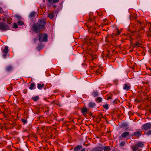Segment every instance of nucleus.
Returning a JSON list of instances; mask_svg holds the SVG:
<instances>
[{"label": "nucleus", "mask_w": 151, "mask_h": 151, "mask_svg": "<svg viewBox=\"0 0 151 151\" xmlns=\"http://www.w3.org/2000/svg\"><path fill=\"white\" fill-rule=\"evenodd\" d=\"M10 90L11 91H12L13 89V87L12 86H10Z\"/></svg>", "instance_id": "37998d69"}, {"label": "nucleus", "mask_w": 151, "mask_h": 151, "mask_svg": "<svg viewBox=\"0 0 151 151\" xmlns=\"http://www.w3.org/2000/svg\"><path fill=\"white\" fill-rule=\"evenodd\" d=\"M140 30H141V29L139 30H138V31H140Z\"/></svg>", "instance_id": "bf43d9fd"}, {"label": "nucleus", "mask_w": 151, "mask_h": 151, "mask_svg": "<svg viewBox=\"0 0 151 151\" xmlns=\"http://www.w3.org/2000/svg\"><path fill=\"white\" fill-rule=\"evenodd\" d=\"M134 32V31H133V32H132V33H133V32Z\"/></svg>", "instance_id": "13d9d810"}, {"label": "nucleus", "mask_w": 151, "mask_h": 151, "mask_svg": "<svg viewBox=\"0 0 151 151\" xmlns=\"http://www.w3.org/2000/svg\"><path fill=\"white\" fill-rule=\"evenodd\" d=\"M35 12H32L30 13L29 15V17L31 18L35 16Z\"/></svg>", "instance_id": "f3484780"}, {"label": "nucleus", "mask_w": 151, "mask_h": 151, "mask_svg": "<svg viewBox=\"0 0 151 151\" xmlns=\"http://www.w3.org/2000/svg\"><path fill=\"white\" fill-rule=\"evenodd\" d=\"M45 86V84L42 83V84H37V88L39 89H41Z\"/></svg>", "instance_id": "2eb2a0df"}, {"label": "nucleus", "mask_w": 151, "mask_h": 151, "mask_svg": "<svg viewBox=\"0 0 151 151\" xmlns=\"http://www.w3.org/2000/svg\"><path fill=\"white\" fill-rule=\"evenodd\" d=\"M48 35L46 33L40 34L39 40L40 42H47Z\"/></svg>", "instance_id": "f03ea898"}, {"label": "nucleus", "mask_w": 151, "mask_h": 151, "mask_svg": "<svg viewBox=\"0 0 151 151\" xmlns=\"http://www.w3.org/2000/svg\"><path fill=\"white\" fill-rule=\"evenodd\" d=\"M88 112L87 109V108H82L81 109V112L84 115L87 114Z\"/></svg>", "instance_id": "ddd939ff"}, {"label": "nucleus", "mask_w": 151, "mask_h": 151, "mask_svg": "<svg viewBox=\"0 0 151 151\" xmlns=\"http://www.w3.org/2000/svg\"><path fill=\"white\" fill-rule=\"evenodd\" d=\"M13 69V67L11 65L7 66L6 68V70L7 71L9 72L11 71Z\"/></svg>", "instance_id": "f8f14e48"}, {"label": "nucleus", "mask_w": 151, "mask_h": 151, "mask_svg": "<svg viewBox=\"0 0 151 151\" xmlns=\"http://www.w3.org/2000/svg\"><path fill=\"white\" fill-rule=\"evenodd\" d=\"M142 128L143 130L145 131L150 129H151V123H145L142 125Z\"/></svg>", "instance_id": "20e7f679"}, {"label": "nucleus", "mask_w": 151, "mask_h": 151, "mask_svg": "<svg viewBox=\"0 0 151 151\" xmlns=\"http://www.w3.org/2000/svg\"><path fill=\"white\" fill-rule=\"evenodd\" d=\"M129 134V132H125L123 133L121 135V137L123 138H126L128 136Z\"/></svg>", "instance_id": "9d476101"}, {"label": "nucleus", "mask_w": 151, "mask_h": 151, "mask_svg": "<svg viewBox=\"0 0 151 151\" xmlns=\"http://www.w3.org/2000/svg\"><path fill=\"white\" fill-rule=\"evenodd\" d=\"M19 17H20V16H17V18H19Z\"/></svg>", "instance_id": "09e8293b"}, {"label": "nucleus", "mask_w": 151, "mask_h": 151, "mask_svg": "<svg viewBox=\"0 0 151 151\" xmlns=\"http://www.w3.org/2000/svg\"><path fill=\"white\" fill-rule=\"evenodd\" d=\"M8 47L7 46H6L5 47L4 49L3 50V52L4 53H8Z\"/></svg>", "instance_id": "412c9836"}, {"label": "nucleus", "mask_w": 151, "mask_h": 151, "mask_svg": "<svg viewBox=\"0 0 151 151\" xmlns=\"http://www.w3.org/2000/svg\"><path fill=\"white\" fill-rule=\"evenodd\" d=\"M48 1L49 3H51L52 1V0H48Z\"/></svg>", "instance_id": "49530a36"}, {"label": "nucleus", "mask_w": 151, "mask_h": 151, "mask_svg": "<svg viewBox=\"0 0 151 151\" xmlns=\"http://www.w3.org/2000/svg\"><path fill=\"white\" fill-rule=\"evenodd\" d=\"M131 44L132 47L133 48L140 47L141 45V43L137 41L135 42V43L134 44H133L132 42H131Z\"/></svg>", "instance_id": "0eeeda50"}, {"label": "nucleus", "mask_w": 151, "mask_h": 151, "mask_svg": "<svg viewBox=\"0 0 151 151\" xmlns=\"http://www.w3.org/2000/svg\"><path fill=\"white\" fill-rule=\"evenodd\" d=\"M142 132L141 131H137L136 132H134L133 134L132 135V136H135L136 137H139L141 136V134Z\"/></svg>", "instance_id": "1a4fd4ad"}, {"label": "nucleus", "mask_w": 151, "mask_h": 151, "mask_svg": "<svg viewBox=\"0 0 151 151\" xmlns=\"http://www.w3.org/2000/svg\"><path fill=\"white\" fill-rule=\"evenodd\" d=\"M22 121L24 124H26L27 122V121L26 119H22Z\"/></svg>", "instance_id": "c9c22d12"}, {"label": "nucleus", "mask_w": 151, "mask_h": 151, "mask_svg": "<svg viewBox=\"0 0 151 151\" xmlns=\"http://www.w3.org/2000/svg\"><path fill=\"white\" fill-rule=\"evenodd\" d=\"M43 2H45V0H43Z\"/></svg>", "instance_id": "864d4df0"}, {"label": "nucleus", "mask_w": 151, "mask_h": 151, "mask_svg": "<svg viewBox=\"0 0 151 151\" xmlns=\"http://www.w3.org/2000/svg\"><path fill=\"white\" fill-rule=\"evenodd\" d=\"M2 20H3V21H5V19H3Z\"/></svg>", "instance_id": "3c124183"}, {"label": "nucleus", "mask_w": 151, "mask_h": 151, "mask_svg": "<svg viewBox=\"0 0 151 151\" xmlns=\"http://www.w3.org/2000/svg\"><path fill=\"white\" fill-rule=\"evenodd\" d=\"M10 29V27L9 25L6 24L4 22H0V30L2 31H5Z\"/></svg>", "instance_id": "7ed1b4c3"}, {"label": "nucleus", "mask_w": 151, "mask_h": 151, "mask_svg": "<svg viewBox=\"0 0 151 151\" xmlns=\"http://www.w3.org/2000/svg\"><path fill=\"white\" fill-rule=\"evenodd\" d=\"M13 27L14 28H17L18 27V25L16 23L13 24Z\"/></svg>", "instance_id": "473e14b6"}, {"label": "nucleus", "mask_w": 151, "mask_h": 151, "mask_svg": "<svg viewBox=\"0 0 151 151\" xmlns=\"http://www.w3.org/2000/svg\"><path fill=\"white\" fill-rule=\"evenodd\" d=\"M95 18H94V17H91V16H90L89 19H88V21L89 22H91Z\"/></svg>", "instance_id": "7c9ffc66"}, {"label": "nucleus", "mask_w": 151, "mask_h": 151, "mask_svg": "<svg viewBox=\"0 0 151 151\" xmlns=\"http://www.w3.org/2000/svg\"><path fill=\"white\" fill-rule=\"evenodd\" d=\"M96 101L98 103H100L102 101V99L100 97H98L96 99Z\"/></svg>", "instance_id": "aec40b11"}, {"label": "nucleus", "mask_w": 151, "mask_h": 151, "mask_svg": "<svg viewBox=\"0 0 151 151\" xmlns=\"http://www.w3.org/2000/svg\"><path fill=\"white\" fill-rule=\"evenodd\" d=\"M59 1V0H53V2L54 3H55L58 2Z\"/></svg>", "instance_id": "ea45409f"}, {"label": "nucleus", "mask_w": 151, "mask_h": 151, "mask_svg": "<svg viewBox=\"0 0 151 151\" xmlns=\"http://www.w3.org/2000/svg\"><path fill=\"white\" fill-rule=\"evenodd\" d=\"M7 55V53H4V54L3 55V56L5 58H6Z\"/></svg>", "instance_id": "4c0bfd02"}, {"label": "nucleus", "mask_w": 151, "mask_h": 151, "mask_svg": "<svg viewBox=\"0 0 151 151\" xmlns=\"http://www.w3.org/2000/svg\"><path fill=\"white\" fill-rule=\"evenodd\" d=\"M106 19H105L104 20V21L105 22V21H106Z\"/></svg>", "instance_id": "603ef678"}, {"label": "nucleus", "mask_w": 151, "mask_h": 151, "mask_svg": "<svg viewBox=\"0 0 151 151\" xmlns=\"http://www.w3.org/2000/svg\"><path fill=\"white\" fill-rule=\"evenodd\" d=\"M147 36H151V29H149V31L147 32Z\"/></svg>", "instance_id": "cd10ccee"}, {"label": "nucleus", "mask_w": 151, "mask_h": 151, "mask_svg": "<svg viewBox=\"0 0 151 151\" xmlns=\"http://www.w3.org/2000/svg\"><path fill=\"white\" fill-rule=\"evenodd\" d=\"M6 22L8 24L11 23L12 22V19L10 17L7 18L6 19Z\"/></svg>", "instance_id": "4be33fe9"}, {"label": "nucleus", "mask_w": 151, "mask_h": 151, "mask_svg": "<svg viewBox=\"0 0 151 151\" xmlns=\"http://www.w3.org/2000/svg\"><path fill=\"white\" fill-rule=\"evenodd\" d=\"M39 97L38 96H35L32 98V99L35 101H37L39 99Z\"/></svg>", "instance_id": "b1692460"}, {"label": "nucleus", "mask_w": 151, "mask_h": 151, "mask_svg": "<svg viewBox=\"0 0 151 151\" xmlns=\"http://www.w3.org/2000/svg\"><path fill=\"white\" fill-rule=\"evenodd\" d=\"M101 70L100 69L97 70L96 72V74H99L101 71Z\"/></svg>", "instance_id": "f704fd0d"}, {"label": "nucleus", "mask_w": 151, "mask_h": 151, "mask_svg": "<svg viewBox=\"0 0 151 151\" xmlns=\"http://www.w3.org/2000/svg\"><path fill=\"white\" fill-rule=\"evenodd\" d=\"M111 99V97L110 96H109L107 97V99Z\"/></svg>", "instance_id": "c03bdc74"}, {"label": "nucleus", "mask_w": 151, "mask_h": 151, "mask_svg": "<svg viewBox=\"0 0 151 151\" xmlns=\"http://www.w3.org/2000/svg\"><path fill=\"white\" fill-rule=\"evenodd\" d=\"M98 93L97 91H94L92 93V95L94 97H96L98 96Z\"/></svg>", "instance_id": "5701e85b"}, {"label": "nucleus", "mask_w": 151, "mask_h": 151, "mask_svg": "<svg viewBox=\"0 0 151 151\" xmlns=\"http://www.w3.org/2000/svg\"><path fill=\"white\" fill-rule=\"evenodd\" d=\"M132 50H131L130 51L131 52H132Z\"/></svg>", "instance_id": "052dcab7"}, {"label": "nucleus", "mask_w": 151, "mask_h": 151, "mask_svg": "<svg viewBox=\"0 0 151 151\" xmlns=\"http://www.w3.org/2000/svg\"><path fill=\"white\" fill-rule=\"evenodd\" d=\"M47 17H48L50 18V19H52L54 18L55 15L53 13H50L48 14Z\"/></svg>", "instance_id": "a211bd4d"}, {"label": "nucleus", "mask_w": 151, "mask_h": 151, "mask_svg": "<svg viewBox=\"0 0 151 151\" xmlns=\"http://www.w3.org/2000/svg\"><path fill=\"white\" fill-rule=\"evenodd\" d=\"M54 101H52V103H53V102H54Z\"/></svg>", "instance_id": "680f3d73"}, {"label": "nucleus", "mask_w": 151, "mask_h": 151, "mask_svg": "<svg viewBox=\"0 0 151 151\" xmlns=\"http://www.w3.org/2000/svg\"><path fill=\"white\" fill-rule=\"evenodd\" d=\"M131 88V85L129 83H125L124 84L123 86V89L126 91H128Z\"/></svg>", "instance_id": "423d86ee"}, {"label": "nucleus", "mask_w": 151, "mask_h": 151, "mask_svg": "<svg viewBox=\"0 0 151 151\" xmlns=\"http://www.w3.org/2000/svg\"><path fill=\"white\" fill-rule=\"evenodd\" d=\"M99 118L100 119L103 117L102 114V113H100L99 115Z\"/></svg>", "instance_id": "e433bc0d"}, {"label": "nucleus", "mask_w": 151, "mask_h": 151, "mask_svg": "<svg viewBox=\"0 0 151 151\" xmlns=\"http://www.w3.org/2000/svg\"><path fill=\"white\" fill-rule=\"evenodd\" d=\"M103 107L106 109H108L109 108L108 104H106L103 106Z\"/></svg>", "instance_id": "c756f323"}, {"label": "nucleus", "mask_w": 151, "mask_h": 151, "mask_svg": "<svg viewBox=\"0 0 151 151\" xmlns=\"http://www.w3.org/2000/svg\"><path fill=\"white\" fill-rule=\"evenodd\" d=\"M125 144V142L124 141H122L120 142L119 145V147H123Z\"/></svg>", "instance_id": "393cba45"}, {"label": "nucleus", "mask_w": 151, "mask_h": 151, "mask_svg": "<svg viewBox=\"0 0 151 151\" xmlns=\"http://www.w3.org/2000/svg\"><path fill=\"white\" fill-rule=\"evenodd\" d=\"M137 23H138H138H139V24H141V22L139 21H137Z\"/></svg>", "instance_id": "de8ad7c7"}, {"label": "nucleus", "mask_w": 151, "mask_h": 151, "mask_svg": "<svg viewBox=\"0 0 151 151\" xmlns=\"http://www.w3.org/2000/svg\"><path fill=\"white\" fill-rule=\"evenodd\" d=\"M128 126V124H127L126 123H122V124H121V126L122 127H127V126Z\"/></svg>", "instance_id": "2f4dec72"}, {"label": "nucleus", "mask_w": 151, "mask_h": 151, "mask_svg": "<svg viewBox=\"0 0 151 151\" xmlns=\"http://www.w3.org/2000/svg\"><path fill=\"white\" fill-rule=\"evenodd\" d=\"M115 102V100H114V102H113L114 104V103Z\"/></svg>", "instance_id": "6e6d98bb"}, {"label": "nucleus", "mask_w": 151, "mask_h": 151, "mask_svg": "<svg viewBox=\"0 0 151 151\" xmlns=\"http://www.w3.org/2000/svg\"><path fill=\"white\" fill-rule=\"evenodd\" d=\"M96 105V104L95 103L90 102L89 103L88 106L89 108H93Z\"/></svg>", "instance_id": "4468645a"}, {"label": "nucleus", "mask_w": 151, "mask_h": 151, "mask_svg": "<svg viewBox=\"0 0 151 151\" xmlns=\"http://www.w3.org/2000/svg\"><path fill=\"white\" fill-rule=\"evenodd\" d=\"M46 24L45 20L44 19H40L37 23L34 24L33 25L32 31L36 33L40 32V29H43Z\"/></svg>", "instance_id": "f257e3e1"}, {"label": "nucleus", "mask_w": 151, "mask_h": 151, "mask_svg": "<svg viewBox=\"0 0 151 151\" xmlns=\"http://www.w3.org/2000/svg\"><path fill=\"white\" fill-rule=\"evenodd\" d=\"M149 69L150 70H151V68H149Z\"/></svg>", "instance_id": "5fc2aeb1"}, {"label": "nucleus", "mask_w": 151, "mask_h": 151, "mask_svg": "<svg viewBox=\"0 0 151 151\" xmlns=\"http://www.w3.org/2000/svg\"><path fill=\"white\" fill-rule=\"evenodd\" d=\"M105 25H108V24H107V23H105Z\"/></svg>", "instance_id": "8fccbe9b"}, {"label": "nucleus", "mask_w": 151, "mask_h": 151, "mask_svg": "<svg viewBox=\"0 0 151 151\" xmlns=\"http://www.w3.org/2000/svg\"><path fill=\"white\" fill-rule=\"evenodd\" d=\"M27 89H24L23 91V92L24 93H25V94L26 93H27Z\"/></svg>", "instance_id": "79ce46f5"}, {"label": "nucleus", "mask_w": 151, "mask_h": 151, "mask_svg": "<svg viewBox=\"0 0 151 151\" xmlns=\"http://www.w3.org/2000/svg\"><path fill=\"white\" fill-rule=\"evenodd\" d=\"M132 148L133 151H137L139 149V148H137L135 146L132 147Z\"/></svg>", "instance_id": "a878e982"}, {"label": "nucleus", "mask_w": 151, "mask_h": 151, "mask_svg": "<svg viewBox=\"0 0 151 151\" xmlns=\"http://www.w3.org/2000/svg\"><path fill=\"white\" fill-rule=\"evenodd\" d=\"M82 147V146L81 145H77L76 147H74V151H78ZM86 149L85 148L82 149L81 151H85Z\"/></svg>", "instance_id": "39448f33"}, {"label": "nucleus", "mask_w": 151, "mask_h": 151, "mask_svg": "<svg viewBox=\"0 0 151 151\" xmlns=\"http://www.w3.org/2000/svg\"><path fill=\"white\" fill-rule=\"evenodd\" d=\"M117 33L116 34V35H119L121 33V31L119 30L118 29H117Z\"/></svg>", "instance_id": "58836bf2"}, {"label": "nucleus", "mask_w": 151, "mask_h": 151, "mask_svg": "<svg viewBox=\"0 0 151 151\" xmlns=\"http://www.w3.org/2000/svg\"><path fill=\"white\" fill-rule=\"evenodd\" d=\"M35 85L34 83H31L30 86L29 88L30 90H32L33 89H35Z\"/></svg>", "instance_id": "6ab92c4d"}, {"label": "nucleus", "mask_w": 151, "mask_h": 151, "mask_svg": "<svg viewBox=\"0 0 151 151\" xmlns=\"http://www.w3.org/2000/svg\"><path fill=\"white\" fill-rule=\"evenodd\" d=\"M135 146L137 148H139V147L142 148L144 146V144L143 142H139L137 144H135Z\"/></svg>", "instance_id": "6e6552de"}, {"label": "nucleus", "mask_w": 151, "mask_h": 151, "mask_svg": "<svg viewBox=\"0 0 151 151\" xmlns=\"http://www.w3.org/2000/svg\"><path fill=\"white\" fill-rule=\"evenodd\" d=\"M102 150H103L104 151H109L111 150V149L109 146H106L103 147Z\"/></svg>", "instance_id": "dca6fc26"}, {"label": "nucleus", "mask_w": 151, "mask_h": 151, "mask_svg": "<svg viewBox=\"0 0 151 151\" xmlns=\"http://www.w3.org/2000/svg\"><path fill=\"white\" fill-rule=\"evenodd\" d=\"M108 36H107L106 37V42L108 41Z\"/></svg>", "instance_id": "a18cd8bd"}, {"label": "nucleus", "mask_w": 151, "mask_h": 151, "mask_svg": "<svg viewBox=\"0 0 151 151\" xmlns=\"http://www.w3.org/2000/svg\"><path fill=\"white\" fill-rule=\"evenodd\" d=\"M102 149V147H97L93 148L91 151H101Z\"/></svg>", "instance_id": "9b49d317"}, {"label": "nucleus", "mask_w": 151, "mask_h": 151, "mask_svg": "<svg viewBox=\"0 0 151 151\" xmlns=\"http://www.w3.org/2000/svg\"><path fill=\"white\" fill-rule=\"evenodd\" d=\"M91 57L92 59V60H94L96 58V56H95L93 54H91Z\"/></svg>", "instance_id": "72a5a7b5"}, {"label": "nucleus", "mask_w": 151, "mask_h": 151, "mask_svg": "<svg viewBox=\"0 0 151 151\" xmlns=\"http://www.w3.org/2000/svg\"><path fill=\"white\" fill-rule=\"evenodd\" d=\"M17 24L19 25H22L24 24V22L22 21L19 20L17 22Z\"/></svg>", "instance_id": "c85d7f7f"}, {"label": "nucleus", "mask_w": 151, "mask_h": 151, "mask_svg": "<svg viewBox=\"0 0 151 151\" xmlns=\"http://www.w3.org/2000/svg\"><path fill=\"white\" fill-rule=\"evenodd\" d=\"M54 92H56L55 91H54Z\"/></svg>", "instance_id": "4d7b16f0"}, {"label": "nucleus", "mask_w": 151, "mask_h": 151, "mask_svg": "<svg viewBox=\"0 0 151 151\" xmlns=\"http://www.w3.org/2000/svg\"><path fill=\"white\" fill-rule=\"evenodd\" d=\"M145 134L147 136L151 135V130L147 131Z\"/></svg>", "instance_id": "bb28decb"}, {"label": "nucleus", "mask_w": 151, "mask_h": 151, "mask_svg": "<svg viewBox=\"0 0 151 151\" xmlns=\"http://www.w3.org/2000/svg\"><path fill=\"white\" fill-rule=\"evenodd\" d=\"M3 12V10L0 7V14L2 13Z\"/></svg>", "instance_id": "a19ab883"}]
</instances>
